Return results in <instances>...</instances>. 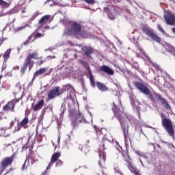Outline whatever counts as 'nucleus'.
Here are the masks:
<instances>
[{
	"label": "nucleus",
	"mask_w": 175,
	"mask_h": 175,
	"mask_svg": "<svg viewBox=\"0 0 175 175\" xmlns=\"http://www.w3.org/2000/svg\"><path fill=\"white\" fill-rule=\"evenodd\" d=\"M160 117L161 118V124L169 136L174 139V129H173V122L169 118L165 117V114L161 113Z\"/></svg>",
	"instance_id": "nucleus-4"
},
{
	"label": "nucleus",
	"mask_w": 175,
	"mask_h": 175,
	"mask_svg": "<svg viewBox=\"0 0 175 175\" xmlns=\"http://www.w3.org/2000/svg\"><path fill=\"white\" fill-rule=\"evenodd\" d=\"M62 107H64V105H62Z\"/></svg>",
	"instance_id": "nucleus-58"
},
{
	"label": "nucleus",
	"mask_w": 175,
	"mask_h": 175,
	"mask_svg": "<svg viewBox=\"0 0 175 175\" xmlns=\"http://www.w3.org/2000/svg\"><path fill=\"white\" fill-rule=\"evenodd\" d=\"M68 139H70V135H67Z\"/></svg>",
	"instance_id": "nucleus-48"
},
{
	"label": "nucleus",
	"mask_w": 175,
	"mask_h": 175,
	"mask_svg": "<svg viewBox=\"0 0 175 175\" xmlns=\"http://www.w3.org/2000/svg\"><path fill=\"white\" fill-rule=\"evenodd\" d=\"M153 66L154 69H157V70H159L160 72H162V68L158 66V64H153Z\"/></svg>",
	"instance_id": "nucleus-32"
},
{
	"label": "nucleus",
	"mask_w": 175,
	"mask_h": 175,
	"mask_svg": "<svg viewBox=\"0 0 175 175\" xmlns=\"http://www.w3.org/2000/svg\"><path fill=\"white\" fill-rule=\"evenodd\" d=\"M10 134H8V135H4V136L8 137V136H10Z\"/></svg>",
	"instance_id": "nucleus-53"
},
{
	"label": "nucleus",
	"mask_w": 175,
	"mask_h": 175,
	"mask_svg": "<svg viewBox=\"0 0 175 175\" xmlns=\"http://www.w3.org/2000/svg\"><path fill=\"white\" fill-rule=\"evenodd\" d=\"M96 85L98 88V90H100V91H108L109 88H107V87H106V85H105V84L100 83V82H97L96 83Z\"/></svg>",
	"instance_id": "nucleus-22"
},
{
	"label": "nucleus",
	"mask_w": 175,
	"mask_h": 175,
	"mask_svg": "<svg viewBox=\"0 0 175 175\" xmlns=\"http://www.w3.org/2000/svg\"><path fill=\"white\" fill-rule=\"evenodd\" d=\"M24 65H25L27 68L29 67V72H31V69L33 68V65L35 64V62L33 60L29 59V57H25Z\"/></svg>",
	"instance_id": "nucleus-17"
},
{
	"label": "nucleus",
	"mask_w": 175,
	"mask_h": 175,
	"mask_svg": "<svg viewBox=\"0 0 175 175\" xmlns=\"http://www.w3.org/2000/svg\"><path fill=\"white\" fill-rule=\"evenodd\" d=\"M5 40H8V38H2L0 40V46L2 44V43H3V42H5Z\"/></svg>",
	"instance_id": "nucleus-36"
},
{
	"label": "nucleus",
	"mask_w": 175,
	"mask_h": 175,
	"mask_svg": "<svg viewBox=\"0 0 175 175\" xmlns=\"http://www.w3.org/2000/svg\"><path fill=\"white\" fill-rule=\"evenodd\" d=\"M47 58H51L53 59L55 58V56H48Z\"/></svg>",
	"instance_id": "nucleus-45"
},
{
	"label": "nucleus",
	"mask_w": 175,
	"mask_h": 175,
	"mask_svg": "<svg viewBox=\"0 0 175 175\" xmlns=\"http://www.w3.org/2000/svg\"><path fill=\"white\" fill-rule=\"evenodd\" d=\"M164 18L166 21V23L168 25H174L175 24V16L172 14L169 11H167L164 14Z\"/></svg>",
	"instance_id": "nucleus-9"
},
{
	"label": "nucleus",
	"mask_w": 175,
	"mask_h": 175,
	"mask_svg": "<svg viewBox=\"0 0 175 175\" xmlns=\"http://www.w3.org/2000/svg\"><path fill=\"white\" fill-rule=\"evenodd\" d=\"M139 161H140L141 164L142 165V166H144V164H143V161H142V159H139Z\"/></svg>",
	"instance_id": "nucleus-47"
},
{
	"label": "nucleus",
	"mask_w": 175,
	"mask_h": 175,
	"mask_svg": "<svg viewBox=\"0 0 175 175\" xmlns=\"http://www.w3.org/2000/svg\"><path fill=\"white\" fill-rule=\"evenodd\" d=\"M14 125V121H11V122L10 123V128H12L13 126Z\"/></svg>",
	"instance_id": "nucleus-42"
},
{
	"label": "nucleus",
	"mask_w": 175,
	"mask_h": 175,
	"mask_svg": "<svg viewBox=\"0 0 175 175\" xmlns=\"http://www.w3.org/2000/svg\"><path fill=\"white\" fill-rule=\"evenodd\" d=\"M49 29V26L45 27V29Z\"/></svg>",
	"instance_id": "nucleus-52"
},
{
	"label": "nucleus",
	"mask_w": 175,
	"mask_h": 175,
	"mask_svg": "<svg viewBox=\"0 0 175 175\" xmlns=\"http://www.w3.org/2000/svg\"><path fill=\"white\" fill-rule=\"evenodd\" d=\"M137 111H138L139 116H140V109L139 108H137Z\"/></svg>",
	"instance_id": "nucleus-46"
},
{
	"label": "nucleus",
	"mask_w": 175,
	"mask_h": 175,
	"mask_svg": "<svg viewBox=\"0 0 175 175\" xmlns=\"http://www.w3.org/2000/svg\"><path fill=\"white\" fill-rule=\"evenodd\" d=\"M28 122H29V119H28V116L25 117L24 119L20 123H18L16 129L14 130L15 132H18V131L21 130V128H24V129H27L28 128Z\"/></svg>",
	"instance_id": "nucleus-10"
},
{
	"label": "nucleus",
	"mask_w": 175,
	"mask_h": 175,
	"mask_svg": "<svg viewBox=\"0 0 175 175\" xmlns=\"http://www.w3.org/2000/svg\"><path fill=\"white\" fill-rule=\"evenodd\" d=\"M135 86L142 94H144L145 95H150V90L146 85H144L142 83L137 82L135 83Z\"/></svg>",
	"instance_id": "nucleus-11"
},
{
	"label": "nucleus",
	"mask_w": 175,
	"mask_h": 175,
	"mask_svg": "<svg viewBox=\"0 0 175 175\" xmlns=\"http://www.w3.org/2000/svg\"><path fill=\"white\" fill-rule=\"evenodd\" d=\"M39 55V53L38 52H33L32 53H29L27 57L30 59H39V57H38Z\"/></svg>",
	"instance_id": "nucleus-23"
},
{
	"label": "nucleus",
	"mask_w": 175,
	"mask_h": 175,
	"mask_svg": "<svg viewBox=\"0 0 175 175\" xmlns=\"http://www.w3.org/2000/svg\"><path fill=\"white\" fill-rule=\"evenodd\" d=\"M20 69V67H18V66H15L14 68H13V70H18Z\"/></svg>",
	"instance_id": "nucleus-41"
},
{
	"label": "nucleus",
	"mask_w": 175,
	"mask_h": 175,
	"mask_svg": "<svg viewBox=\"0 0 175 175\" xmlns=\"http://www.w3.org/2000/svg\"><path fill=\"white\" fill-rule=\"evenodd\" d=\"M62 114H64V112H62V113L60 114V116H62Z\"/></svg>",
	"instance_id": "nucleus-57"
},
{
	"label": "nucleus",
	"mask_w": 175,
	"mask_h": 175,
	"mask_svg": "<svg viewBox=\"0 0 175 175\" xmlns=\"http://www.w3.org/2000/svg\"><path fill=\"white\" fill-rule=\"evenodd\" d=\"M39 14H40V13H39V12H34V14L32 16L33 20L36 18V17H38V16H39Z\"/></svg>",
	"instance_id": "nucleus-34"
},
{
	"label": "nucleus",
	"mask_w": 175,
	"mask_h": 175,
	"mask_svg": "<svg viewBox=\"0 0 175 175\" xmlns=\"http://www.w3.org/2000/svg\"><path fill=\"white\" fill-rule=\"evenodd\" d=\"M142 31L143 32H144V33L147 35V36L150 38V39L154 40V42H157V43H159L161 42V38L158 37V36H157L155 33H154V30L148 25H144L142 27Z\"/></svg>",
	"instance_id": "nucleus-7"
},
{
	"label": "nucleus",
	"mask_w": 175,
	"mask_h": 175,
	"mask_svg": "<svg viewBox=\"0 0 175 175\" xmlns=\"http://www.w3.org/2000/svg\"><path fill=\"white\" fill-rule=\"evenodd\" d=\"M43 29V27H39L36 31L33 32V35L35 38V39H38L39 38H42V36H44V35L42 33H40V31Z\"/></svg>",
	"instance_id": "nucleus-18"
},
{
	"label": "nucleus",
	"mask_w": 175,
	"mask_h": 175,
	"mask_svg": "<svg viewBox=\"0 0 175 175\" xmlns=\"http://www.w3.org/2000/svg\"><path fill=\"white\" fill-rule=\"evenodd\" d=\"M12 52V49H9L7 50L4 55H3V58L4 59H9V57L10 56V53Z\"/></svg>",
	"instance_id": "nucleus-25"
},
{
	"label": "nucleus",
	"mask_w": 175,
	"mask_h": 175,
	"mask_svg": "<svg viewBox=\"0 0 175 175\" xmlns=\"http://www.w3.org/2000/svg\"><path fill=\"white\" fill-rule=\"evenodd\" d=\"M3 88H7V90H9V88H10V85L9 84H8L7 87H5L4 85L2 86Z\"/></svg>",
	"instance_id": "nucleus-43"
},
{
	"label": "nucleus",
	"mask_w": 175,
	"mask_h": 175,
	"mask_svg": "<svg viewBox=\"0 0 175 175\" xmlns=\"http://www.w3.org/2000/svg\"><path fill=\"white\" fill-rule=\"evenodd\" d=\"M5 69H6V64H5V63H3L2 68H1V71L3 72V70H5Z\"/></svg>",
	"instance_id": "nucleus-39"
},
{
	"label": "nucleus",
	"mask_w": 175,
	"mask_h": 175,
	"mask_svg": "<svg viewBox=\"0 0 175 175\" xmlns=\"http://www.w3.org/2000/svg\"><path fill=\"white\" fill-rule=\"evenodd\" d=\"M21 13H25V10H22Z\"/></svg>",
	"instance_id": "nucleus-49"
},
{
	"label": "nucleus",
	"mask_w": 175,
	"mask_h": 175,
	"mask_svg": "<svg viewBox=\"0 0 175 175\" xmlns=\"http://www.w3.org/2000/svg\"><path fill=\"white\" fill-rule=\"evenodd\" d=\"M44 106V100H40L37 104L31 105V109L33 111H38Z\"/></svg>",
	"instance_id": "nucleus-14"
},
{
	"label": "nucleus",
	"mask_w": 175,
	"mask_h": 175,
	"mask_svg": "<svg viewBox=\"0 0 175 175\" xmlns=\"http://www.w3.org/2000/svg\"><path fill=\"white\" fill-rule=\"evenodd\" d=\"M16 103H18V99H14L8 102L7 105L3 107V111H13L14 112V107Z\"/></svg>",
	"instance_id": "nucleus-8"
},
{
	"label": "nucleus",
	"mask_w": 175,
	"mask_h": 175,
	"mask_svg": "<svg viewBox=\"0 0 175 175\" xmlns=\"http://www.w3.org/2000/svg\"><path fill=\"white\" fill-rule=\"evenodd\" d=\"M88 72L91 85H92V87H95V81L94 80V76L91 73V70H88Z\"/></svg>",
	"instance_id": "nucleus-24"
},
{
	"label": "nucleus",
	"mask_w": 175,
	"mask_h": 175,
	"mask_svg": "<svg viewBox=\"0 0 175 175\" xmlns=\"http://www.w3.org/2000/svg\"><path fill=\"white\" fill-rule=\"evenodd\" d=\"M90 115L91 116V117H92V113H90Z\"/></svg>",
	"instance_id": "nucleus-55"
},
{
	"label": "nucleus",
	"mask_w": 175,
	"mask_h": 175,
	"mask_svg": "<svg viewBox=\"0 0 175 175\" xmlns=\"http://www.w3.org/2000/svg\"><path fill=\"white\" fill-rule=\"evenodd\" d=\"M80 122H87V120H85V119H84V117L79 113L75 121H72V124L73 125L74 128H76L77 124L80 123Z\"/></svg>",
	"instance_id": "nucleus-16"
},
{
	"label": "nucleus",
	"mask_w": 175,
	"mask_h": 175,
	"mask_svg": "<svg viewBox=\"0 0 175 175\" xmlns=\"http://www.w3.org/2000/svg\"><path fill=\"white\" fill-rule=\"evenodd\" d=\"M79 150H81V148H82L81 145H80V146H79Z\"/></svg>",
	"instance_id": "nucleus-51"
},
{
	"label": "nucleus",
	"mask_w": 175,
	"mask_h": 175,
	"mask_svg": "<svg viewBox=\"0 0 175 175\" xmlns=\"http://www.w3.org/2000/svg\"><path fill=\"white\" fill-rule=\"evenodd\" d=\"M1 79H2V75H0V80H1Z\"/></svg>",
	"instance_id": "nucleus-54"
},
{
	"label": "nucleus",
	"mask_w": 175,
	"mask_h": 175,
	"mask_svg": "<svg viewBox=\"0 0 175 175\" xmlns=\"http://www.w3.org/2000/svg\"><path fill=\"white\" fill-rule=\"evenodd\" d=\"M16 88H17L18 91H21V85H20V83H16Z\"/></svg>",
	"instance_id": "nucleus-35"
},
{
	"label": "nucleus",
	"mask_w": 175,
	"mask_h": 175,
	"mask_svg": "<svg viewBox=\"0 0 175 175\" xmlns=\"http://www.w3.org/2000/svg\"><path fill=\"white\" fill-rule=\"evenodd\" d=\"M51 21H53V17H51V15H45L39 20L38 24L40 25V27L43 28V25H44V24H50Z\"/></svg>",
	"instance_id": "nucleus-12"
},
{
	"label": "nucleus",
	"mask_w": 175,
	"mask_h": 175,
	"mask_svg": "<svg viewBox=\"0 0 175 175\" xmlns=\"http://www.w3.org/2000/svg\"><path fill=\"white\" fill-rule=\"evenodd\" d=\"M148 98L152 102H155V100H160L161 104L163 105V106H164L166 110H172V107H170V105L167 103V100H166V99H165L163 97L159 95V94L157 92H153V94L149 93Z\"/></svg>",
	"instance_id": "nucleus-5"
},
{
	"label": "nucleus",
	"mask_w": 175,
	"mask_h": 175,
	"mask_svg": "<svg viewBox=\"0 0 175 175\" xmlns=\"http://www.w3.org/2000/svg\"><path fill=\"white\" fill-rule=\"evenodd\" d=\"M46 111L44 109L41 111L40 116L38 117V122L40 124L42 121H43V118H44V113Z\"/></svg>",
	"instance_id": "nucleus-26"
},
{
	"label": "nucleus",
	"mask_w": 175,
	"mask_h": 175,
	"mask_svg": "<svg viewBox=\"0 0 175 175\" xmlns=\"http://www.w3.org/2000/svg\"><path fill=\"white\" fill-rule=\"evenodd\" d=\"M82 50L84 51L85 55L87 57H91V55L94 53V49L90 47L85 46L82 49Z\"/></svg>",
	"instance_id": "nucleus-19"
},
{
	"label": "nucleus",
	"mask_w": 175,
	"mask_h": 175,
	"mask_svg": "<svg viewBox=\"0 0 175 175\" xmlns=\"http://www.w3.org/2000/svg\"><path fill=\"white\" fill-rule=\"evenodd\" d=\"M110 140L107 139L106 137H104L103 139V146L100 148L98 149V156L100 158V161H98L99 166H102L105 162H106V152L103 150H105V144L106 143H110Z\"/></svg>",
	"instance_id": "nucleus-6"
},
{
	"label": "nucleus",
	"mask_w": 175,
	"mask_h": 175,
	"mask_svg": "<svg viewBox=\"0 0 175 175\" xmlns=\"http://www.w3.org/2000/svg\"><path fill=\"white\" fill-rule=\"evenodd\" d=\"M26 27H28V25H26L25 26L19 27H18V31H21V29H24Z\"/></svg>",
	"instance_id": "nucleus-37"
},
{
	"label": "nucleus",
	"mask_w": 175,
	"mask_h": 175,
	"mask_svg": "<svg viewBox=\"0 0 175 175\" xmlns=\"http://www.w3.org/2000/svg\"><path fill=\"white\" fill-rule=\"evenodd\" d=\"M40 64H43V61H41V62H40Z\"/></svg>",
	"instance_id": "nucleus-56"
},
{
	"label": "nucleus",
	"mask_w": 175,
	"mask_h": 175,
	"mask_svg": "<svg viewBox=\"0 0 175 175\" xmlns=\"http://www.w3.org/2000/svg\"><path fill=\"white\" fill-rule=\"evenodd\" d=\"M85 2L88 3V5H94L95 3V0H85Z\"/></svg>",
	"instance_id": "nucleus-29"
},
{
	"label": "nucleus",
	"mask_w": 175,
	"mask_h": 175,
	"mask_svg": "<svg viewBox=\"0 0 175 175\" xmlns=\"http://www.w3.org/2000/svg\"><path fill=\"white\" fill-rule=\"evenodd\" d=\"M5 147H9V146H10V144H8V145H5Z\"/></svg>",
	"instance_id": "nucleus-50"
},
{
	"label": "nucleus",
	"mask_w": 175,
	"mask_h": 175,
	"mask_svg": "<svg viewBox=\"0 0 175 175\" xmlns=\"http://www.w3.org/2000/svg\"><path fill=\"white\" fill-rule=\"evenodd\" d=\"M25 163H27V159L25 160L24 164L22 165V170H25Z\"/></svg>",
	"instance_id": "nucleus-40"
},
{
	"label": "nucleus",
	"mask_w": 175,
	"mask_h": 175,
	"mask_svg": "<svg viewBox=\"0 0 175 175\" xmlns=\"http://www.w3.org/2000/svg\"><path fill=\"white\" fill-rule=\"evenodd\" d=\"M135 153L138 157H142L143 158H146V155L144 153L140 152V151H136Z\"/></svg>",
	"instance_id": "nucleus-31"
},
{
	"label": "nucleus",
	"mask_w": 175,
	"mask_h": 175,
	"mask_svg": "<svg viewBox=\"0 0 175 175\" xmlns=\"http://www.w3.org/2000/svg\"><path fill=\"white\" fill-rule=\"evenodd\" d=\"M104 12H105V13H107L109 20H114V18H115L114 15H113V14H111V12L114 13V12H117L116 10V7H112L110 9L109 8H104Z\"/></svg>",
	"instance_id": "nucleus-13"
},
{
	"label": "nucleus",
	"mask_w": 175,
	"mask_h": 175,
	"mask_svg": "<svg viewBox=\"0 0 175 175\" xmlns=\"http://www.w3.org/2000/svg\"><path fill=\"white\" fill-rule=\"evenodd\" d=\"M113 111L115 114V116L117 117L118 120H119L120 122V125L123 131V135L124 137V140H126L128 139V136H129V125H128V122L131 121L129 118H122L121 113H118V111H115L114 109H113Z\"/></svg>",
	"instance_id": "nucleus-3"
},
{
	"label": "nucleus",
	"mask_w": 175,
	"mask_h": 175,
	"mask_svg": "<svg viewBox=\"0 0 175 175\" xmlns=\"http://www.w3.org/2000/svg\"><path fill=\"white\" fill-rule=\"evenodd\" d=\"M64 35H79L85 38V33L81 31V25L77 22H67L65 25Z\"/></svg>",
	"instance_id": "nucleus-1"
},
{
	"label": "nucleus",
	"mask_w": 175,
	"mask_h": 175,
	"mask_svg": "<svg viewBox=\"0 0 175 175\" xmlns=\"http://www.w3.org/2000/svg\"><path fill=\"white\" fill-rule=\"evenodd\" d=\"M0 5L3 8H9V3H6L5 1L3 0H0Z\"/></svg>",
	"instance_id": "nucleus-27"
},
{
	"label": "nucleus",
	"mask_w": 175,
	"mask_h": 175,
	"mask_svg": "<svg viewBox=\"0 0 175 175\" xmlns=\"http://www.w3.org/2000/svg\"><path fill=\"white\" fill-rule=\"evenodd\" d=\"M157 27H158V29H159V31H161L162 33H164V35H166V32H165V30H163L161 25H157Z\"/></svg>",
	"instance_id": "nucleus-30"
},
{
	"label": "nucleus",
	"mask_w": 175,
	"mask_h": 175,
	"mask_svg": "<svg viewBox=\"0 0 175 175\" xmlns=\"http://www.w3.org/2000/svg\"><path fill=\"white\" fill-rule=\"evenodd\" d=\"M114 170H115V173H120V168L118 167H115Z\"/></svg>",
	"instance_id": "nucleus-38"
},
{
	"label": "nucleus",
	"mask_w": 175,
	"mask_h": 175,
	"mask_svg": "<svg viewBox=\"0 0 175 175\" xmlns=\"http://www.w3.org/2000/svg\"><path fill=\"white\" fill-rule=\"evenodd\" d=\"M64 89L69 92V95L70 97H72V95H75V89L72 85H66L64 86ZM64 89H61L59 87L57 86L50 90V92L48 94V100H51V99H54V98L57 96H59V95L64 94V92L65 91Z\"/></svg>",
	"instance_id": "nucleus-2"
},
{
	"label": "nucleus",
	"mask_w": 175,
	"mask_h": 175,
	"mask_svg": "<svg viewBox=\"0 0 175 175\" xmlns=\"http://www.w3.org/2000/svg\"><path fill=\"white\" fill-rule=\"evenodd\" d=\"M62 163H63L62 161H61V160H57V163H56V164H55V167H58V166H61V165H62Z\"/></svg>",
	"instance_id": "nucleus-33"
},
{
	"label": "nucleus",
	"mask_w": 175,
	"mask_h": 175,
	"mask_svg": "<svg viewBox=\"0 0 175 175\" xmlns=\"http://www.w3.org/2000/svg\"><path fill=\"white\" fill-rule=\"evenodd\" d=\"M100 70H101V72H104V73H107V75H109L110 76L114 75V70L106 65H103L100 68Z\"/></svg>",
	"instance_id": "nucleus-15"
},
{
	"label": "nucleus",
	"mask_w": 175,
	"mask_h": 175,
	"mask_svg": "<svg viewBox=\"0 0 175 175\" xmlns=\"http://www.w3.org/2000/svg\"><path fill=\"white\" fill-rule=\"evenodd\" d=\"M27 66L23 64V67L21 68V75H24L25 73V71L27 70Z\"/></svg>",
	"instance_id": "nucleus-28"
},
{
	"label": "nucleus",
	"mask_w": 175,
	"mask_h": 175,
	"mask_svg": "<svg viewBox=\"0 0 175 175\" xmlns=\"http://www.w3.org/2000/svg\"><path fill=\"white\" fill-rule=\"evenodd\" d=\"M33 35L34 34L32 33L30 36L28 37L27 40L23 43L25 46H27V44H29V43H32V42H35V40H36Z\"/></svg>",
	"instance_id": "nucleus-21"
},
{
	"label": "nucleus",
	"mask_w": 175,
	"mask_h": 175,
	"mask_svg": "<svg viewBox=\"0 0 175 175\" xmlns=\"http://www.w3.org/2000/svg\"><path fill=\"white\" fill-rule=\"evenodd\" d=\"M44 72H46V68H42L40 70L36 71L35 73L33 74L32 81H33L35 80V79H36V77H38V76H40V75H43V73H44Z\"/></svg>",
	"instance_id": "nucleus-20"
},
{
	"label": "nucleus",
	"mask_w": 175,
	"mask_h": 175,
	"mask_svg": "<svg viewBox=\"0 0 175 175\" xmlns=\"http://www.w3.org/2000/svg\"><path fill=\"white\" fill-rule=\"evenodd\" d=\"M61 140V135H58L57 143H59Z\"/></svg>",
	"instance_id": "nucleus-44"
}]
</instances>
